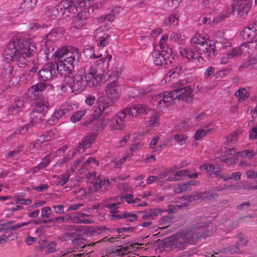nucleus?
Wrapping results in <instances>:
<instances>
[{"mask_svg": "<svg viewBox=\"0 0 257 257\" xmlns=\"http://www.w3.org/2000/svg\"><path fill=\"white\" fill-rule=\"evenodd\" d=\"M36 51V47L31 46L27 41L18 37L12 38L4 52L7 63L3 68L2 77L7 79L12 75L14 67L9 63L10 61H14L19 67L24 68L27 64V58Z\"/></svg>", "mask_w": 257, "mask_h": 257, "instance_id": "nucleus-1", "label": "nucleus"}, {"mask_svg": "<svg viewBox=\"0 0 257 257\" xmlns=\"http://www.w3.org/2000/svg\"><path fill=\"white\" fill-rule=\"evenodd\" d=\"M75 59L65 58V63H65V72L67 71V74H65V89L67 90L68 87L71 91L77 94L84 90L87 86L92 87L100 85L102 76L101 74L97 73L95 62L93 64L91 63L83 80L80 75H75Z\"/></svg>", "mask_w": 257, "mask_h": 257, "instance_id": "nucleus-2", "label": "nucleus"}, {"mask_svg": "<svg viewBox=\"0 0 257 257\" xmlns=\"http://www.w3.org/2000/svg\"><path fill=\"white\" fill-rule=\"evenodd\" d=\"M207 223V219L204 217L195 220L189 228L165 239L164 247L168 250L176 251L185 249L189 244L193 243L201 236L199 230Z\"/></svg>", "mask_w": 257, "mask_h": 257, "instance_id": "nucleus-3", "label": "nucleus"}, {"mask_svg": "<svg viewBox=\"0 0 257 257\" xmlns=\"http://www.w3.org/2000/svg\"><path fill=\"white\" fill-rule=\"evenodd\" d=\"M190 42L196 53L190 48H179L180 55L189 61L199 65L204 62V58L199 54H204L210 58L215 56L216 50L214 43L205 39L200 33L197 32L194 34L190 39Z\"/></svg>", "mask_w": 257, "mask_h": 257, "instance_id": "nucleus-4", "label": "nucleus"}, {"mask_svg": "<svg viewBox=\"0 0 257 257\" xmlns=\"http://www.w3.org/2000/svg\"><path fill=\"white\" fill-rule=\"evenodd\" d=\"M193 95L191 87L187 86L155 95L152 96V101L158 108L161 109L176 103L180 99L189 103L192 100Z\"/></svg>", "mask_w": 257, "mask_h": 257, "instance_id": "nucleus-5", "label": "nucleus"}, {"mask_svg": "<svg viewBox=\"0 0 257 257\" xmlns=\"http://www.w3.org/2000/svg\"><path fill=\"white\" fill-rule=\"evenodd\" d=\"M55 63L50 62L43 66L38 73V77L40 80L47 81L52 78L54 71V75L56 76L59 74L63 76L64 73V49L63 48L58 50L55 53Z\"/></svg>", "mask_w": 257, "mask_h": 257, "instance_id": "nucleus-6", "label": "nucleus"}, {"mask_svg": "<svg viewBox=\"0 0 257 257\" xmlns=\"http://www.w3.org/2000/svg\"><path fill=\"white\" fill-rule=\"evenodd\" d=\"M120 203H112L107 206L110 209V213L111 214L109 217L111 219L117 220L124 219L127 222H134L137 219V215L131 212H121L118 209Z\"/></svg>", "mask_w": 257, "mask_h": 257, "instance_id": "nucleus-7", "label": "nucleus"}, {"mask_svg": "<svg viewBox=\"0 0 257 257\" xmlns=\"http://www.w3.org/2000/svg\"><path fill=\"white\" fill-rule=\"evenodd\" d=\"M251 5L248 0H234L231 9L227 10L228 14L236 12L241 17H244L249 12Z\"/></svg>", "mask_w": 257, "mask_h": 257, "instance_id": "nucleus-8", "label": "nucleus"}, {"mask_svg": "<svg viewBox=\"0 0 257 257\" xmlns=\"http://www.w3.org/2000/svg\"><path fill=\"white\" fill-rule=\"evenodd\" d=\"M125 88L123 85H119L114 80L107 83L105 91L107 98L115 101L120 96L121 91Z\"/></svg>", "mask_w": 257, "mask_h": 257, "instance_id": "nucleus-9", "label": "nucleus"}, {"mask_svg": "<svg viewBox=\"0 0 257 257\" xmlns=\"http://www.w3.org/2000/svg\"><path fill=\"white\" fill-rule=\"evenodd\" d=\"M91 215L81 212H75L71 214H65V220L70 221L74 223L90 224L93 221L89 218Z\"/></svg>", "mask_w": 257, "mask_h": 257, "instance_id": "nucleus-10", "label": "nucleus"}, {"mask_svg": "<svg viewBox=\"0 0 257 257\" xmlns=\"http://www.w3.org/2000/svg\"><path fill=\"white\" fill-rule=\"evenodd\" d=\"M172 54V50L170 48L164 50H155L153 53L154 63L156 65L163 67L166 63V60L169 58Z\"/></svg>", "mask_w": 257, "mask_h": 257, "instance_id": "nucleus-11", "label": "nucleus"}, {"mask_svg": "<svg viewBox=\"0 0 257 257\" xmlns=\"http://www.w3.org/2000/svg\"><path fill=\"white\" fill-rule=\"evenodd\" d=\"M128 114L126 112V108H123L118 112L115 116L112 118L113 127L116 130H121L124 127V122L128 120Z\"/></svg>", "mask_w": 257, "mask_h": 257, "instance_id": "nucleus-12", "label": "nucleus"}, {"mask_svg": "<svg viewBox=\"0 0 257 257\" xmlns=\"http://www.w3.org/2000/svg\"><path fill=\"white\" fill-rule=\"evenodd\" d=\"M129 117L133 118L138 115H145L149 113L152 109L144 104H137L132 107H126Z\"/></svg>", "mask_w": 257, "mask_h": 257, "instance_id": "nucleus-13", "label": "nucleus"}, {"mask_svg": "<svg viewBox=\"0 0 257 257\" xmlns=\"http://www.w3.org/2000/svg\"><path fill=\"white\" fill-rule=\"evenodd\" d=\"M112 100H107L104 96H100L98 98L97 102L98 110L97 113L99 114L106 115L111 111V107L114 102Z\"/></svg>", "mask_w": 257, "mask_h": 257, "instance_id": "nucleus-14", "label": "nucleus"}, {"mask_svg": "<svg viewBox=\"0 0 257 257\" xmlns=\"http://www.w3.org/2000/svg\"><path fill=\"white\" fill-rule=\"evenodd\" d=\"M255 30L254 29L252 25H249L246 28H245L241 32V36L245 40H248L252 39H254V40L248 41V42H253L252 44H249V47H250V45L251 44V48L257 47V38H255Z\"/></svg>", "mask_w": 257, "mask_h": 257, "instance_id": "nucleus-15", "label": "nucleus"}, {"mask_svg": "<svg viewBox=\"0 0 257 257\" xmlns=\"http://www.w3.org/2000/svg\"><path fill=\"white\" fill-rule=\"evenodd\" d=\"M217 187L211 189L206 190L202 192H199L196 194L194 197L198 199H202L204 201H213L218 197V195L215 191H218Z\"/></svg>", "mask_w": 257, "mask_h": 257, "instance_id": "nucleus-16", "label": "nucleus"}, {"mask_svg": "<svg viewBox=\"0 0 257 257\" xmlns=\"http://www.w3.org/2000/svg\"><path fill=\"white\" fill-rule=\"evenodd\" d=\"M73 0H70V2L66 4L65 2V15L67 17H69V14L73 13L74 14L76 12H79L82 11V9L85 7H88V5L86 1L80 2L77 6L75 4L74 6L72 4ZM65 1H69V0H65Z\"/></svg>", "mask_w": 257, "mask_h": 257, "instance_id": "nucleus-17", "label": "nucleus"}, {"mask_svg": "<svg viewBox=\"0 0 257 257\" xmlns=\"http://www.w3.org/2000/svg\"><path fill=\"white\" fill-rule=\"evenodd\" d=\"M95 36L97 38V43L98 46L104 47L107 46L110 35L108 33H103L101 28L96 30Z\"/></svg>", "mask_w": 257, "mask_h": 257, "instance_id": "nucleus-18", "label": "nucleus"}, {"mask_svg": "<svg viewBox=\"0 0 257 257\" xmlns=\"http://www.w3.org/2000/svg\"><path fill=\"white\" fill-rule=\"evenodd\" d=\"M253 43V42L243 43L241 44L240 47L233 48L231 51L228 53L227 55L231 60L236 57H238L240 56L241 53L247 52V50L249 49V44H252Z\"/></svg>", "mask_w": 257, "mask_h": 257, "instance_id": "nucleus-19", "label": "nucleus"}, {"mask_svg": "<svg viewBox=\"0 0 257 257\" xmlns=\"http://www.w3.org/2000/svg\"><path fill=\"white\" fill-rule=\"evenodd\" d=\"M72 244L73 245V250L72 252H75L76 250L78 251H83L84 248L89 247L91 246L94 245L95 243L91 242L89 244H86V240L81 237H78L72 240Z\"/></svg>", "mask_w": 257, "mask_h": 257, "instance_id": "nucleus-20", "label": "nucleus"}, {"mask_svg": "<svg viewBox=\"0 0 257 257\" xmlns=\"http://www.w3.org/2000/svg\"><path fill=\"white\" fill-rule=\"evenodd\" d=\"M45 116L33 108L30 113V121L31 125H35L36 127L40 124V122L44 120Z\"/></svg>", "mask_w": 257, "mask_h": 257, "instance_id": "nucleus-21", "label": "nucleus"}, {"mask_svg": "<svg viewBox=\"0 0 257 257\" xmlns=\"http://www.w3.org/2000/svg\"><path fill=\"white\" fill-rule=\"evenodd\" d=\"M95 139L94 135L90 134L85 137L77 147L78 152L83 153L86 149L89 148Z\"/></svg>", "mask_w": 257, "mask_h": 257, "instance_id": "nucleus-22", "label": "nucleus"}, {"mask_svg": "<svg viewBox=\"0 0 257 257\" xmlns=\"http://www.w3.org/2000/svg\"><path fill=\"white\" fill-rule=\"evenodd\" d=\"M214 129V126L212 123H209L206 125L203 126V128H200L194 134V139L196 141L199 140L200 139L205 137L210 132Z\"/></svg>", "mask_w": 257, "mask_h": 257, "instance_id": "nucleus-23", "label": "nucleus"}, {"mask_svg": "<svg viewBox=\"0 0 257 257\" xmlns=\"http://www.w3.org/2000/svg\"><path fill=\"white\" fill-rule=\"evenodd\" d=\"M30 129H31L33 132H36V127L35 125H31L30 121L27 124H25L21 127V129L18 131H15L14 133L11 134L10 136L7 138V141H10L13 140V138L15 137V136L18 134H24L28 132Z\"/></svg>", "mask_w": 257, "mask_h": 257, "instance_id": "nucleus-24", "label": "nucleus"}, {"mask_svg": "<svg viewBox=\"0 0 257 257\" xmlns=\"http://www.w3.org/2000/svg\"><path fill=\"white\" fill-rule=\"evenodd\" d=\"M109 181L108 179H104L102 180L100 178H97L96 181L93 183V191H98L101 190L102 191H106L107 187L109 185Z\"/></svg>", "mask_w": 257, "mask_h": 257, "instance_id": "nucleus-25", "label": "nucleus"}, {"mask_svg": "<svg viewBox=\"0 0 257 257\" xmlns=\"http://www.w3.org/2000/svg\"><path fill=\"white\" fill-rule=\"evenodd\" d=\"M188 176V170L183 169L176 171L172 175H171L167 179L169 181H180L184 180Z\"/></svg>", "mask_w": 257, "mask_h": 257, "instance_id": "nucleus-26", "label": "nucleus"}, {"mask_svg": "<svg viewBox=\"0 0 257 257\" xmlns=\"http://www.w3.org/2000/svg\"><path fill=\"white\" fill-rule=\"evenodd\" d=\"M122 199L128 204H133L136 206H146L148 205L147 202H142L140 199L134 198V196L131 194L126 195Z\"/></svg>", "mask_w": 257, "mask_h": 257, "instance_id": "nucleus-27", "label": "nucleus"}, {"mask_svg": "<svg viewBox=\"0 0 257 257\" xmlns=\"http://www.w3.org/2000/svg\"><path fill=\"white\" fill-rule=\"evenodd\" d=\"M78 55L79 50L76 47L71 46H65V58L78 59Z\"/></svg>", "mask_w": 257, "mask_h": 257, "instance_id": "nucleus-28", "label": "nucleus"}, {"mask_svg": "<svg viewBox=\"0 0 257 257\" xmlns=\"http://www.w3.org/2000/svg\"><path fill=\"white\" fill-rule=\"evenodd\" d=\"M46 88V85L42 82H39L32 86L29 91L33 93L35 97H39L43 91Z\"/></svg>", "mask_w": 257, "mask_h": 257, "instance_id": "nucleus-29", "label": "nucleus"}, {"mask_svg": "<svg viewBox=\"0 0 257 257\" xmlns=\"http://www.w3.org/2000/svg\"><path fill=\"white\" fill-rule=\"evenodd\" d=\"M134 244L132 243L127 242L121 245L118 246L116 249H114L113 252L117 253L118 255H125L127 252H130V247H134Z\"/></svg>", "mask_w": 257, "mask_h": 257, "instance_id": "nucleus-30", "label": "nucleus"}, {"mask_svg": "<svg viewBox=\"0 0 257 257\" xmlns=\"http://www.w3.org/2000/svg\"><path fill=\"white\" fill-rule=\"evenodd\" d=\"M234 95L239 101H243L249 97L250 93L246 88L241 87L235 92Z\"/></svg>", "mask_w": 257, "mask_h": 257, "instance_id": "nucleus-31", "label": "nucleus"}, {"mask_svg": "<svg viewBox=\"0 0 257 257\" xmlns=\"http://www.w3.org/2000/svg\"><path fill=\"white\" fill-rule=\"evenodd\" d=\"M38 0H23L21 4V8L26 12L31 11L36 6Z\"/></svg>", "mask_w": 257, "mask_h": 257, "instance_id": "nucleus-32", "label": "nucleus"}, {"mask_svg": "<svg viewBox=\"0 0 257 257\" xmlns=\"http://www.w3.org/2000/svg\"><path fill=\"white\" fill-rule=\"evenodd\" d=\"M173 217L171 215H165L162 217L159 221V228L160 229H165L169 227L172 223Z\"/></svg>", "mask_w": 257, "mask_h": 257, "instance_id": "nucleus-33", "label": "nucleus"}, {"mask_svg": "<svg viewBox=\"0 0 257 257\" xmlns=\"http://www.w3.org/2000/svg\"><path fill=\"white\" fill-rule=\"evenodd\" d=\"M33 108L46 116L49 108V103L46 101H40L36 103Z\"/></svg>", "mask_w": 257, "mask_h": 257, "instance_id": "nucleus-34", "label": "nucleus"}, {"mask_svg": "<svg viewBox=\"0 0 257 257\" xmlns=\"http://www.w3.org/2000/svg\"><path fill=\"white\" fill-rule=\"evenodd\" d=\"M161 212V211L159 209H150L146 213L144 214L142 217L144 220L151 221L155 218V217L158 215Z\"/></svg>", "mask_w": 257, "mask_h": 257, "instance_id": "nucleus-35", "label": "nucleus"}, {"mask_svg": "<svg viewBox=\"0 0 257 257\" xmlns=\"http://www.w3.org/2000/svg\"><path fill=\"white\" fill-rule=\"evenodd\" d=\"M181 0H166L160 6L165 11H169L171 9L176 8Z\"/></svg>", "mask_w": 257, "mask_h": 257, "instance_id": "nucleus-36", "label": "nucleus"}, {"mask_svg": "<svg viewBox=\"0 0 257 257\" xmlns=\"http://www.w3.org/2000/svg\"><path fill=\"white\" fill-rule=\"evenodd\" d=\"M170 39L179 44H183L185 41V35L180 32H173L170 35Z\"/></svg>", "mask_w": 257, "mask_h": 257, "instance_id": "nucleus-37", "label": "nucleus"}, {"mask_svg": "<svg viewBox=\"0 0 257 257\" xmlns=\"http://www.w3.org/2000/svg\"><path fill=\"white\" fill-rule=\"evenodd\" d=\"M54 135L53 132L50 131L43 133V134L40 135L37 140L36 143L38 145L43 143L45 142L51 140Z\"/></svg>", "mask_w": 257, "mask_h": 257, "instance_id": "nucleus-38", "label": "nucleus"}, {"mask_svg": "<svg viewBox=\"0 0 257 257\" xmlns=\"http://www.w3.org/2000/svg\"><path fill=\"white\" fill-rule=\"evenodd\" d=\"M64 114V110L63 109L54 112L52 115V118L47 120V123L50 125H54L57 122L58 119L61 118L62 115Z\"/></svg>", "mask_w": 257, "mask_h": 257, "instance_id": "nucleus-39", "label": "nucleus"}, {"mask_svg": "<svg viewBox=\"0 0 257 257\" xmlns=\"http://www.w3.org/2000/svg\"><path fill=\"white\" fill-rule=\"evenodd\" d=\"M99 162L94 158L88 157L82 164V168L88 169V167L93 168L98 166Z\"/></svg>", "mask_w": 257, "mask_h": 257, "instance_id": "nucleus-40", "label": "nucleus"}, {"mask_svg": "<svg viewBox=\"0 0 257 257\" xmlns=\"http://www.w3.org/2000/svg\"><path fill=\"white\" fill-rule=\"evenodd\" d=\"M191 190V187H188L186 183H180L177 184L174 188L175 193L179 194Z\"/></svg>", "mask_w": 257, "mask_h": 257, "instance_id": "nucleus-41", "label": "nucleus"}, {"mask_svg": "<svg viewBox=\"0 0 257 257\" xmlns=\"http://www.w3.org/2000/svg\"><path fill=\"white\" fill-rule=\"evenodd\" d=\"M43 243H45V251L48 253H52L56 251V244L54 241L48 242L47 240H42Z\"/></svg>", "mask_w": 257, "mask_h": 257, "instance_id": "nucleus-42", "label": "nucleus"}, {"mask_svg": "<svg viewBox=\"0 0 257 257\" xmlns=\"http://www.w3.org/2000/svg\"><path fill=\"white\" fill-rule=\"evenodd\" d=\"M72 192L75 195V198L79 200H82L86 197L87 192L85 189L75 188Z\"/></svg>", "mask_w": 257, "mask_h": 257, "instance_id": "nucleus-43", "label": "nucleus"}, {"mask_svg": "<svg viewBox=\"0 0 257 257\" xmlns=\"http://www.w3.org/2000/svg\"><path fill=\"white\" fill-rule=\"evenodd\" d=\"M86 110L82 109L75 112L70 118V120L73 122H76L80 120V119L85 115Z\"/></svg>", "mask_w": 257, "mask_h": 257, "instance_id": "nucleus-44", "label": "nucleus"}, {"mask_svg": "<svg viewBox=\"0 0 257 257\" xmlns=\"http://www.w3.org/2000/svg\"><path fill=\"white\" fill-rule=\"evenodd\" d=\"M85 24L84 20L81 19L79 16L73 18L72 26L76 29H81Z\"/></svg>", "mask_w": 257, "mask_h": 257, "instance_id": "nucleus-45", "label": "nucleus"}, {"mask_svg": "<svg viewBox=\"0 0 257 257\" xmlns=\"http://www.w3.org/2000/svg\"><path fill=\"white\" fill-rule=\"evenodd\" d=\"M128 95L130 97L135 98L141 97L142 95L141 88H130L128 91Z\"/></svg>", "mask_w": 257, "mask_h": 257, "instance_id": "nucleus-46", "label": "nucleus"}, {"mask_svg": "<svg viewBox=\"0 0 257 257\" xmlns=\"http://www.w3.org/2000/svg\"><path fill=\"white\" fill-rule=\"evenodd\" d=\"M83 53L84 56L85 57V58L87 59H90L91 58H93V59L99 58H101L102 56L101 54L98 56H96L94 54V50H93L92 48L85 49Z\"/></svg>", "mask_w": 257, "mask_h": 257, "instance_id": "nucleus-47", "label": "nucleus"}, {"mask_svg": "<svg viewBox=\"0 0 257 257\" xmlns=\"http://www.w3.org/2000/svg\"><path fill=\"white\" fill-rule=\"evenodd\" d=\"M115 19V16L114 15V14L110 11L109 14L100 16L98 19V21L99 22H103L105 21L113 22L114 21Z\"/></svg>", "mask_w": 257, "mask_h": 257, "instance_id": "nucleus-48", "label": "nucleus"}, {"mask_svg": "<svg viewBox=\"0 0 257 257\" xmlns=\"http://www.w3.org/2000/svg\"><path fill=\"white\" fill-rule=\"evenodd\" d=\"M237 154L238 156L242 158H248V159H251L254 155L253 151L249 149H245L242 151L238 152Z\"/></svg>", "mask_w": 257, "mask_h": 257, "instance_id": "nucleus-49", "label": "nucleus"}, {"mask_svg": "<svg viewBox=\"0 0 257 257\" xmlns=\"http://www.w3.org/2000/svg\"><path fill=\"white\" fill-rule=\"evenodd\" d=\"M188 206L187 203H184L181 205L175 204V205H170L168 206V208L167 209V212L170 213H175L178 209H180L183 207H187Z\"/></svg>", "mask_w": 257, "mask_h": 257, "instance_id": "nucleus-50", "label": "nucleus"}, {"mask_svg": "<svg viewBox=\"0 0 257 257\" xmlns=\"http://www.w3.org/2000/svg\"><path fill=\"white\" fill-rule=\"evenodd\" d=\"M168 40V35L167 34H164L159 41V45L161 50H164L166 52V49L169 48L167 45V42Z\"/></svg>", "mask_w": 257, "mask_h": 257, "instance_id": "nucleus-51", "label": "nucleus"}, {"mask_svg": "<svg viewBox=\"0 0 257 257\" xmlns=\"http://www.w3.org/2000/svg\"><path fill=\"white\" fill-rule=\"evenodd\" d=\"M159 117L158 114L154 112L153 114L151 115L149 120L148 121V124L152 126H157L159 123Z\"/></svg>", "mask_w": 257, "mask_h": 257, "instance_id": "nucleus-52", "label": "nucleus"}, {"mask_svg": "<svg viewBox=\"0 0 257 257\" xmlns=\"http://www.w3.org/2000/svg\"><path fill=\"white\" fill-rule=\"evenodd\" d=\"M186 139L187 137L184 135L178 134L175 135L174 136V140L180 146H182L185 143Z\"/></svg>", "mask_w": 257, "mask_h": 257, "instance_id": "nucleus-53", "label": "nucleus"}, {"mask_svg": "<svg viewBox=\"0 0 257 257\" xmlns=\"http://www.w3.org/2000/svg\"><path fill=\"white\" fill-rule=\"evenodd\" d=\"M218 23V21L216 19H213L211 20L210 17H204L202 21V24L204 25H210L211 27H213Z\"/></svg>", "mask_w": 257, "mask_h": 257, "instance_id": "nucleus-54", "label": "nucleus"}, {"mask_svg": "<svg viewBox=\"0 0 257 257\" xmlns=\"http://www.w3.org/2000/svg\"><path fill=\"white\" fill-rule=\"evenodd\" d=\"M206 116L205 114L203 113H200L197 116L195 117V123L194 124L195 126H198L201 123H202L204 121L206 120Z\"/></svg>", "mask_w": 257, "mask_h": 257, "instance_id": "nucleus-55", "label": "nucleus"}, {"mask_svg": "<svg viewBox=\"0 0 257 257\" xmlns=\"http://www.w3.org/2000/svg\"><path fill=\"white\" fill-rule=\"evenodd\" d=\"M241 176V173L239 172H234L231 174L230 176H226L225 178H224L223 180L225 181L230 179H233L235 181H238L240 179Z\"/></svg>", "mask_w": 257, "mask_h": 257, "instance_id": "nucleus-56", "label": "nucleus"}, {"mask_svg": "<svg viewBox=\"0 0 257 257\" xmlns=\"http://www.w3.org/2000/svg\"><path fill=\"white\" fill-rule=\"evenodd\" d=\"M245 175L248 179H253L257 181V171L252 169L246 171Z\"/></svg>", "mask_w": 257, "mask_h": 257, "instance_id": "nucleus-57", "label": "nucleus"}, {"mask_svg": "<svg viewBox=\"0 0 257 257\" xmlns=\"http://www.w3.org/2000/svg\"><path fill=\"white\" fill-rule=\"evenodd\" d=\"M165 23L166 25H173L176 26L178 23V20L176 16L171 15L167 20H165Z\"/></svg>", "mask_w": 257, "mask_h": 257, "instance_id": "nucleus-58", "label": "nucleus"}, {"mask_svg": "<svg viewBox=\"0 0 257 257\" xmlns=\"http://www.w3.org/2000/svg\"><path fill=\"white\" fill-rule=\"evenodd\" d=\"M52 213V209L49 207H44L41 210V216L42 218H48Z\"/></svg>", "mask_w": 257, "mask_h": 257, "instance_id": "nucleus-59", "label": "nucleus"}, {"mask_svg": "<svg viewBox=\"0 0 257 257\" xmlns=\"http://www.w3.org/2000/svg\"><path fill=\"white\" fill-rule=\"evenodd\" d=\"M22 151V147L20 146H18L16 150L10 152L9 153L6 154V158L12 159L16 156V155L19 154Z\"/></svg>", "mask_w": 257, "mask_h": 257, "instance_id": "nucleus-60", "label": "nucleus"}, {"mask_svg": "<svg viewBox=\"0 0 257 257\" xmlns=\"http://www.w3.org/2000/svg\"><path fill=\"white\" fill-rule=\"evenodd\" d=\"M215 71V68L212 66L208 67L204 73V78L208 80L210 76L212 75Z\"/></svg>", "mask_w": 257, "mask_h": 257, "instance_id": "nucleus-61", "label": "nucleus"}, {"mask_svg": "<svg viewBox=\"0 0 257 257\" xmlns=\"http://www.w3.org/2000/svg\"><path fill=\"white\" fill-rule=\"evenodd\" d=\"M232 71V69H223L221 70H220L218 71L217 73H216V77L218 78H223L225 76H226L228 73L231 72Z\"/></svg>", "mask_w": 257, "mask_h": 257, "instance_id": "nucleus-62", "label": "nucleus"}, {"mask_svg": "<svg viewBox=\"0 0 257 257\" xmlns=\"http://www.w3.org/2000/svg\"><path fill=\"white\" fill-rule=\"evenodd\" d=\"M249 138L250 140L257 138V126L253 127L249 132Z\"/></svg>", "mask_w": 257, "mask_h": 257, "instance_id": "nucleus-63", "label": "nucleus"}, {"mask_svg": "<svg viewBox=\"0 0 257 257\" xmlns=\"http://www.w3.org/2000/svg\"><path fill=\"white\" fill-rule=\"evenodd\" d=\"M57 33L55 31L50 32L46 36V40L51 42L55 41L56 40Z\"/></svg>", "mask_w": 257, "mask_h": 257, "instance_id": "nucleus-64", "label": "nucleus"}]
</instances>
